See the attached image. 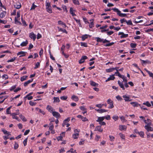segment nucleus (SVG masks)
Listing matches in <instances>:
<instances>
[{
  "instance_id": "1",
  "label": "nucleus",
  "mask_w": 153,
  "mask_h": 153,
  "mask_svg": "<svg viewBox=\"0 0 153 153\" xmlns=\"http://www.w3.org/2000/svg\"><path fill=\"white\" fill-rule=\"evenodd\" d=\"M94 39L96 40L97 42H102V43L104 44H105L106 43H109L104 45L105 47L111 46L114 44V42H112L111 43H109L110 41L109 40H107L106 39H104L102 38H101L99 37H95L94 38Z\"/></svg>"
},
{
  "instance_id": "2",
  "label": "nucleus",
  "mask_w": 153,
  "mask_h": 153,
  "mask_svg": "<svg viewBox=\"0 0 153 153\" xmlns=\"http://www.w3.org/2000/svg\"><path fill=\"white\" fill-rule=\"evenodd\" d=\"M114 12L117 13V15L121 17H125L127 16L126 14L121 13V12L118 9L116 8H112L111 9Z\"/></svg>"
},
{
  "instance_id": "3",
  "label": "nucleus",
  "mask_w": 153,
  "mask_h": 153,
  "mask_svg": "<svg viewBox=\"0 0 153 153\" xmlns=\"http://www.w3.org/2000/svg\"><path fill=\"white\" fill-rule=\"evenodd\" d=\"M107 103L109 105L108 108L110 109H112L114 107L113 105V102L110 99H108L107 100Z\"/></svg>"
},
{
  "instance_id": "4",
  "label": "nucleus",
  "mask_w": 153,
  "mask_h": 153,
  "mask_svg": "<svg viewBox=\"0 0 153 153\" xmlns=\"http://www.w3.org/2000/svg\"><path fill=\"white\" fill-rule=\"evenodd\" d=\"M145 128L147 130L148 132L153 131V128L151 127L150 125H149V123H148L147 125L145 126Z\"/></svg>"
},
{
  "instance_id": "5",
  "label": "nucleus",
  "mask_w": 153,
  "mask_h": 153,
  "mask_svg": "<svg viewBox=\"0 0 153 153\" xmlns=\"http://www.w3.org/2000/svg\"><path fill=\"white\" fill-rule=\"evenodd\" d=\"M101 117H98V119L96 120V121L99 123V124L100 125V126H105L106 124L105 122L104 121H103V120H100V118Z\"/></svg>"
},
{
  "instance_id": "6",
  "label": "nucleus",
  "mask_w": 153,
  "mask_h": 153,
  "mask_svg": "<svg viewBox=\"0 0 153 153\" xmlns=\"http://www.w3.org/2000/svg\"><path fill=\"white\" fill-rule=\"evenodd\" d=\"M16 2H15L14 4V7L15 8L17 9H19L21 7V3L18 1H16Z\"/></svg>"
},
{
  "instance_id": "7",
  "label": "nucleus",
  "mask_w": 153,
  "mask_h": 153,
  "mask_svg": "<svg viewBox=\"0 0 153 153\" xmlns=\"http://www.w3.org/2000/svg\"><path fill=\"white\" fill-rule=\"evenodd\" d=\"M69 11L70 14L72 16H76V15L75 14V13L76 12V10L74 9L72 7H70Z\"/></svg>"
},
{
  "instance_id": "8",
  "label": "nucleus",
  "mask_w": 153,
  "mask_h": 153,
  "mask_svg": "<svg viewBox=\"0 0 153 153\" xmlns=\"http://www.w3.org/2000/svg\"><path fill=\"white\" fill-rule=\"evenodd\" d=\"M20 11H19L17 13V17H15V24H16V22H17L18 23H19V24H21V22L18 21V18H19L20 17Z\"/></svg>"
},
{
  "instance_id": "9",
  "label": "nucleus",
  "mask_w": 153,
  "mask_h": 153,
  "mask_svg": "<svg viewBox=\"0 0 153 153\" xmlns=\"http://www.w3.org/2000/svg\"><path fill=\"white\" fill-rule=\"evenodd\" d=\"M52 114L53 117L57 118H60L61 117L59 113L55 111L52 112Z\"/></svg>"
},
{
  "instance_id": "10",
  "label": "nucleus",
  "mask_w": 153,
  "mask_h": 153,
  "mask_svg": "<svg viewBox=\"0 0 153 153\" xmlns=\"http://www.w3.org/2000/svg\"><path fill=\"white\" fill-rule=\"evenodd\" d=\"M88 57L85 56H83L80 59L79 61V64H82L85 62V60L87 59Z\"/></svg>"
},
{
  "instance_id": "11",
  "label": "nucleus",
  "mask_w": 153,
  "mask_h": 153,
  "mask_svg": "<svg viewBox=\"0 0 153 153\" xmlns=\"http://www.w3.org/2000/svg\"><path fill=\"white\" fill-rule=\"evenodd\" d=\"M77 117H78L79 118L81 119H82V121H83V122H85V121H88V120L87 118L85 117H84L82 116L81 115H79V114L77 116Z\"/></svg>"
},
{
  "instance_id": "12",
  "label": "nucleus",
  "mask_w": 153,
  "mask_h": 153,
  "mask_svg": "<svg viewBox=\"0 0 153 153\" xmlns=\"http://www.w3.org/2000/svg\"><path fill=\"white\" fill-rule=\"evenodd\" d=\"M118 35H121L120 38H126L128 36V34H125L123 32H119Z\"/></svg>"
},
{
  "instance_id": "13",
  "label": "nucleus",
  "mask_w": 153,
  "mask_h": 153,
  "mask_svg": "<svg viewBox=\"0 0 153 153\" xmlns=\"http://www.w3.org/2000/svg\"><path fill=\"white\" fill-rule=\"evenodd\" d=\"M29 37L31 39H33L34 41L36 38V35L33 32L30 33L29 34Z\"/></svg>"
},
{
  "instance_id": "14",
  "label": "nucleus",
  "mask_w": 153,
  "mask_h": 153,
  "mask_svg": "<svg viewBox=\"0 0 153 153\" xmlns=\"http://www.w3.org/2000/svg\"><path fill=\"white\" fill-rule=\"evenodd\" d=\"M117 82L120 88H122L123 90H125L124 85L123 84V82H121L120 81L118 80Z\"/></svg>"
},
{
  "instance_id": "15",
  "label": "nucleus",
  "mask_w": 153,
  "mask_h": 153,
  "mask_svg": "<svg viewBox=\"0 0 153 153\" xmlns=\"http://www.w3.org/2000/svg\"><path fill=\"white\" fill-rule=\"evenodd\" d=\"M46 109L51 113H52L54 111V109L51 106L48 105L46 108Z\"/></svg>"
},
{
  "instance_id": "16",
  "label": "nucleus",
  "mask_w": 153,
  "mask_h": 153,
  "mask_svg": "<svg viewBox=\"0 0 153 153\" xmlns=\"http://www.w3.org/2000/svg\"><path fill=\"white\" fill-rule=\"evenodd\" d=\"M100 117H101L100 118V120H104L105 119H106L107 120H109L111 119V117L109 115Z\"/></svg>"
},
{
  "instance_id": "17",
  "label": "nucleus",
  "mask_w": 153,
  "mask_h": 153,
  "mask_svg": "<svg viewBox=\"0 0 153 153\" xmlns=\"http://www.w3.org/2000/svg\"><path fill=\"white\" fill-rule=\"evenodd\" d=\"M140 60L141 61V63L142 65L146 64H150L151 63V61L149 60H142L141 59H140Z\"/></svg>"
},
{
  "instance_id": "18",
  "label": "nucleus",
  "mask_w": 153,
  "mask_h": 153,
  "mask_svg": "<svg viewBox=\"0 0 153 153\" xmlns=\"http://www.w3.org/2000/svg\"><path fill=\"white\" fill-rule=\"evenodd\" d=\"M95 110L97 111L98 112L100 113H102L104 112H106L108 111V110H107L105 109H95Z\"/></svg>"
},
{
  "instance_id": "19",
  "label": "nucleus",
  "mask_w": 153,
  "mask_h": 153,
  "mask_svg": "<svg viewBox=\"0 0 153 153\" xmlns=\"http://www.w3.org/2000/svg\"><path fill=\"white\" fill-rule=\"evenodd\" d=\"M115 77L114 76V75H110V77H108L107 79L106 80L105 82H107L110 80H113L115 79Z\"/></svg>"
},
{
  "instance_id": "20",
  "label": "nucleus",
  "mask_w": 153,
  "mask_h": 153,
  "mask_svg": "<svg viewBox=\"0 0 153 153\" xmlns=\"http://www.w3.org/2000/svg\"><path fill=\"white\" fill-rule=\"evenodd\" d=\"M123 97L124 98V100L126 102L131 101L132 100L131 99H130L129 96H127L126 95H124L123 96Z\"/></svg>"
},
{
  "instance_id": "21",
  "label": "nucleus",
  "mask_w": 153,
  "mask_h": 153,
  "mask_svg": "<svg viewBox=\"0 0 153 153\" xmlns=\"http://www.w3.org/2000/svg\"><path fill=\"white\" fill-rule=\"evenodd\" d=\"M26 53V52H25L23 51H21L20 52H19L17 53V55L18 56L21 55L19 56L20 57H22L25 56Z\"/></svg>"
},
{
  "instance_id": "22",
  "label": "nucleus",
  "mask_w": 153,
  "mask_h": 153,
  "mask_svg": "<svg viewBox=\"0 0 153 153\" xmlns=\"http://www.w3.org/2000/svg\"><path fill=\"white\" fill-rule=\"evenodd\" d=\"M127 129V127L125 125L119 126V129L120 131H125Z\"/></svg>"
},
{
  "instance_id": "23",
  "label": "nucleus",
  "mask_w": 153,
  "mask_h": 153,
  "mask_svg": "<svg viewBox=\"0 0 153 153\" xmlns=\"http://www.w3.org/2000/svg\"><path fill=\"white\" fill-rule=\"evenodd\" d=\"M90 84L91 86L94 87H97L98 84L92 80L90 81Z\"/></svg>"
},
{
  "instance_id": "24",
  "label": "nucleus",
  "mask_w": 153,
  "mask_h": 153,
  "mask_svg": "<svg viewBox=\"0 0 153 153\" xmlns=\"http://www.w3.org/2000/svg\"><path fill=\"white\" fill-rule=\"evenodd\" d=\"M130 104L132 105L134 107H137L139 106H140V104L137 102H131Z\"/></svg>"
},
{
  "instance_id": "25",
  "label": "nucleus",
  "mask_w": 153,
  "mask_h": 153,
  "mask_svg": "<svg viewBox=\"0 0 153 153\" xmlns=\"http://www.w3.org/2000/svg\"><path fill=\"white\" fill-rule=\"evenodd\" d=\"M57 28L59 31H62L63 33H65L66 34H67L68 33V32L65 29H63L62 28L59 27H57Z\"/></svg>"
},
{
  "instance_id": "26",
  "label": "nucleus",
  "mask_w": 153,
  "mask_h": 153,
  "mask_svg": "<svg viewBox=\"0 0 153 153\" xmlns=\"http://www.w3.org/2000/svg\"><path fill=\"white\" fill-rule=\"evenodd\" d=\"M33 80V79H31L28 80L27 82H25L24 84V86L25 87L27 86L28 84L32 82Z\"/></svg>"
},
{
  "instance_id": "27",
  "label": "nucleus",
  "mask_w": 153,
  "mask_h": 153,
  "mask_svg": "<svg viewBox=\"0 0 153 153\" xmlns=\"http://www.w3.org/2000/svg\"><path fill=\"white\" fill-rule=\"evenodd\" d=\"M6 14V11H3L0 13V17L1 18H2L4 17Z\"/></svg>"
},
{
  "instance_id": "28",
  "label": "nucleus",
  "mask_w": 153,
  "mask_h": 153,
  "mask_svg": "<svg viewBox=\"0 0 153 153\" xmlns=\"http://www.w3.org/2000/svg\"><path fill=\"white\" fill-rule=\"evenodd\" d=\"M90 21H91V22L90 23H89V26L90 28H92L94 26V20L93 19H91Z\"/></svg>"
},
{
  "instance_id": "29",
  "label": "nucleus",
  "mask_w": 153,
  "mask_h": 153,
  "mask_svg": "<svg viewBox=\"0 0 153 153\" xmlns=\"http://www.w3.org/2000/svg\"><path fill=\"white\" fill-rule=\"evenodd\" d=\"M58 23L59 25H62V26L64 28H65V27L67 26L66 24L61 20L58 21Z\"/></svg>"
},
{
  "instance_id": "30",
  "label": "nucleus",
  "mask_w": 153,
  "mask_h": 153,
  "mask_svg": "<svg viewBox=\"0 0 153 153\" xmlns=\"http://www.w3.org/2000/svg\"><path fill=\"white\" fill-rule=\"evenodd\" d=\"M71 98L73 100L76 102L78 101L79 100V98L77 96L75 95H72L71 97Z\"/></svg>"
},
{
  "instance_id": "31",
  "label": "nucleus",
  "mask_w": 153,
  "mask_h": 153,
  "mask_svg": "<svg viewBox=\"0 0 153 153\" xmlns=\"http://www.w3.org/2000/svg\"><path fill=\"white\" fill-rule=\"evenodd\" d=\"M88 35L85 34L82 35L81 37V39L82 41H84L86 39H87L88 36Z\"/></svg>"
},
{
  "instance_id": "32",
  "label": "nucleus",
  "mask_w": 153,
  "mask_h": 153,
  "mask_svg": "<svg viewBox=\"0 0 153 153\" xmlns=\"http://www.w3.org/2000/svg\"><path fill=\"white\" fill-rule=\"evenodd\" d=\"M79 136L78 133H74L72 135V137L74 139H77Z\"/></svg>"
},
{
  "instance_id": "33",
  "label": "nucleus",
  "mask_w": 153,
  "mask_h": 153,
  "mask_svg": "<svg viewBox=\"0 0 153 153\" xmlns=\"http://www.w3.org/2000/svg\"><path fill=\"white\" fill-rule=\"evenodd\" d=\"M28 42L27 40L25 42H23L20 44V45L22 46H25L28 44Z\"/></svg>"
},
{
  "instance_id": "34",
  "label": "nucleus",
  "mask_w": 153,
  "mask_h": 153,
  "mask_svg": "<svg viewBox=\"0 0 153 153\" xmlns=\"http://www.w3.org/2000/svg\"><path fill=\"white\" fill-rule=\"evenodd\" d=\"M116 76H118L120 78H122L123 77V75H122L121 74H120V73L118 71H117L115 73V74Z\"/></svg>"
},
{
  "instance_id": "35",
  "label": "nucleus",
  "mask_w": 153,
  "mask_h": 153,
  "mask_svg": "<svg viewBox=\"0 0 153 153\" xmlns=\"http://www.w3.org/2000/svg\"><path fill=\"white\" fill-rule=\"evenodd\" d=\"M19 117L23 121L26 122L27 121V120L24 116L22 114H20L19 115Z\"/></svg>"
},
{
  "instance_id": "36",
  "label": "nucleus",
  "mask_w": 153,
  "mask_h": 153,
  "mask_svg": "<svg viewBox=\"0 0 153 153\" xmlns=\"http://www.w3.org/2000/svg\"><path fill=\"white\" fill-rule=\"evenodd\" d=\"M47 11L49 13H51L52 12V11L51 9V7H46Z\"/></svg>"
},
{
  "instance_id": "37",
  "label": "nucleus",
  "mask_w": 153,
  "mask_h": 153,
  "mask_svg": "<svg viewBox=\"0 0 153 153\" xmlns=\"http://www.w3.org/2000/svg\"><path fill=\"white\" fill-rule=\"evenodd\" d=\"M114 70L113 68H111L109 69H106V71L107 73H110Z\"/></svg>"
},
{
  "instance_id": "38",
  "label": "nucleus",
  "mask_w": 153,
  "mask_h": 153,
  "mask_svg": "<svg viewBox=\"0 0 153 153\" xmlns=\"http://www.w3.org/2000/svg\"><path fill=\"white\" fill-rule=\"evenodd\" d=\"M97 130L100 131V132H102L103 131V129L101 128V126H97L96 128Z\"/></svg>"
},
{
  "instance_id": "39",
  "label": "nucleus",
  "mask_w": 153,
  "mask_h": 153,
  "mask_svg": "<svg viewBox=\"0 0 153 153\" xmlns=\"http://www.w3.org/2000/svg\"><path fill=\"white\" fill-rule=\"evenodd\" d=\"M54 102H60V100L59 97H53Z\"/></svg>"
},
{
  "instance_id": "40",
  "label": "nucleus",
  "mask_w": 153,
  "mask_h": 153,
  "mask_svg": "<svg viewBox=\"0 0 153 153\" xmlns=\"http://www.w3.org/2000/svg\"><path fill=\"white\" fill-rule=\"evenodd\" d=\"M36 109L37 110H39V112L42 113L43 115H44L45 114V112H44V111L39 109L38 108H36Z\"/></svg>"
},
{
  "instance_id": "41",
  "label": "nucleus",
  "mask_w": 153,
  "mask_h": 153,
  "mask_svg": "<svg viewBox=\"0 0 153 153\" xmlns=\"http://www.w3.org/2000/svg\"><path fill=\"white\" fill-rule=\"evenodd\" d=\"M143 105H145L148 107L151 106V105L149 101H146V102H143Z\"/></svg>"
},
{
  "instance_id": "42",
  "label": "nucleus",
  "mask_w": 153,
  "mask_h": 153,
  "mask_svg": "<svg viewBox=\"0 0 153 153\" xmlns=\"http://www.w3.org/2000/svg\"><path fill=\"white\" fill-rule=\"evenodd\" d=\"M21 20L22 23L24 26L26 27L27 25L26 24L25 21L23 20L22 17L21 18Z\"/></svg>"
},
{
  "instance_id": "43",
  "label": "nucleus",
  "mask_w": 153,
  "mask_h": 153,
  "mask_svg": "<svg viewBox=\"0 0 153 153\" xmlns=\"http://www.w3.org/2000/svg\"><path fill=\"white\" fill-rule=\"evenodd\" d=\"M81 45V46L84 47H87V43L86 42H80Z\"/></svg>"
},
{
  "instance_id": "44",
  "label": "nucleus",
  "mask_w": 153,
  "mask_h": 153,
  "mask_svg": "<svg viewBox=\"0 0 153 153\" xmlns=\"http://www.w3.org/2000/svg\"><path fill=\"white\" fill-rule=\"evenodd\" d=\"M27 76H22L21 78V81L22 82L26 80L27 79Z\"/></svg>"
},
{
  "instance_id": "45",
  "label": "nucleus",
  "mask_w": 153,
  "mask_h": 153,
  "mask_svg": "<svg viewBox=\"0 0 153 153\" xmlns=\"http://www.w3.org/2000/svg\"><path fill=\"white\" fill-rule=\"evenodd\" d=\"M40 66L39 62H37L35 65V66L34 67V69H36L39 68Z\"/></svg>"
},
{
  "instance_id": "46",
  "label": "nucleus",
  "mask_w": 153,
  "mask_h": 153,
  "mask_svg": "<svg viewBox=\"0 0 153 153\" xmlns=\"http://www.w3.org/2000/svg\"><path fill=\"white\" fill-rule=\"evenodd\" d=\"M19 146L18 144L16 142H15V144L14 146V149H17L18 148Z\"/></svg>"
},
{
  "instance_id": "47",
  "label": "nucleus",
  "mask_w": 153,
  "mask_h": 153,
  "mask_svg": "<svg viewBox=\"0 0 153 153\" xmlns=\"http://www.w3.org/2000/svg\"><path fill=\"white\" fill-rule=\"evenodd\" d=\"M16 85H15L13 86H12L10 87V91H12L13 90H14L16 88Z\"/></svg>"
},
{
  "instance_id": "48",
  "label": "nucleus",
  "mask_w": 153,
  "mask_h": 153,
  "mask_svg": "<svg viewBox=\"0 0 153 153\" xmlns=\"http://www.w3.org/2000/svg\"><path fill=\"white\" fill-rule=\"evenodd\" d=\"M36 7L37 6L34 4V3H33L31 8H30V10H34Z\"/></svg>"
},
{
  "instance_id": "49",
  "label": "nucleus",
  "mask_w": 153,
  "mask_h": 153,
  "mask_svg": "<svg viewBox=\"0 0 153 153\" xmlns=\"http://www.w3.org/2000/svg\"><path fill=\"white\" fill-rule=\"evenodd\" d=\"M120 118L123 122H126L127 121L126 120L125 117L123 116H122L120 117Z\"/></svg>"
},
{
  "instance_id": "50",
  "label": "nucleus",
  "mask_w": 153,
  "mask_h": 153,
  "mask_svg": "<svg viewBox=\"0 0 153 153\" xmlns=\"http://www.w3.org/2000/svg\"><path fill=\"white\" fill-rule=\"evenodd\" d=\"M138 134L141 137H144V133L143 131H141L140 132H138Z\"/></svg>"
},
{
  "instance_id": "51",
  "label": "nucleus",
  "mask_w": 153,
  "mask_h": 153,
  "mask_svg": "<svg viewBox=\"0 0 153 153\" xmlns=\"http://www.w3.org/2000/svg\"><path fill=\"white\" fill-rule=\"evenodd\" d=\"M126 23L128 25H132L133 24L132 22V21L131 20H128V21H127L126 22Z\"/></svg>"
},
{
  "instance_id": "52",
  "label": "nucleus",
  "mask_w": 153,
  "mask_h": 153,
  "mask_svg": "<svg viewBox=\"0 0 153 153\" xmlns=\"http://www.w3.org/2000/svg\"><path fill=\"white\" fill-rule=\"evenodd\" d=\"M136 46L137 44L136 43H131L130 44V46L132 48H135L136 47Z\"/></svg>"
},
{
  "instance_id": "53",
  "label": "nucleus",
  "mask_w": 153,
  "mask_h": 153,
  "mask_svg": "<svg viewBox=\"0 0 153 153\" xmlns=\"http://www.w3.org/2000/svg\"><path fill=\"white\" fill-rule=\"evenodd\" d=\"M62 7L63 8V9L64 11H66V13L68 12V10L66 6L64 5H62Z\"/></svg>"
},
{
  "instance_id": "54",
  "label": "nucleus",
  "mask_w": 153,
  "mask_h": 153,
  "mask_svg": "<svg viewBox=\"0 0 153 153\" xmlns=\"http://www.w3.org/2000/svg\"><path fill=\"white\" fill-rule=\"evenodd\" d=\"M109 137L110 138V140L111 141H113L114 140L115 137L113 136L109 135Z\"/></svg>"
},
{
  "instance_id": "55",
  "label": "nucleus",
  "mask_w": 153,
  "mask_h": 153,
  "mask_svg": "<svg viewBox=\"0 0 153 153\" xmlns=\"http://www.w3.org/2000/svg\"><path fill=\"white\" fill-rule=\"evenodd\" d=\"M27 138H26L23 141V143L24 146H25L27 145Z\"/></svg>"
},
{
  "instance_id": "56",
  "label": "nucleus",
  "mask_w": 153,
  "mask_h": 153,
  "mask_svg": "<svg viewBox=\"0 0 153 153\" xmlns=\"http://www.w3.org/2000/svg\"><path fill=\"white\" fill-rule=\"evenodd\" d=\"M103 106V104H99L96 105V107H98L99 108H102Z\"/></svg>"
},
{
  "instance_id": "57",
  "label": "nucleus",
  "mask_w": 153,
  "mask_h": 153,
  "mask_svg": "<svg viewBox=\"0 0 153 153\" xmlns=\"http://www.w3.org/2000/svg\"><path fill=\"white\" fill-rule=\"evenodd\" d=\"M16 59V58L15 57L12 58L8 60L7 62H13L15 59Z\"/></svg>"
},
{
  "instance_id": "58",
  "label": "nucleus",
  "mask_w": 153,
  "mask_h": 153,
  "mask_svg": "<svg viewBox=\"0 0 153 153\" xmlns=\"http://www.w3.org/2000/svg\"><path fill=\"white\" fill-rule=\"evenodd\" d=\"M29 103L30 105L33 106L35 105L36 103L32 101H30L29 102Z\"/></svg>"
},
{
  "instance_id": "59",
  "label": "nucleus",
  "mask_w": 153,
  "mask_h": 153,
  "mask_svg": "<svg viewBox=\"0 0 153 153\" xmlns=\"http://www.w3.org/2000/svg\"><path fill=\"white\" fill-rule=\"evenodd\" d=\"M2 77L3 79H6L8 78V75L6 74H4L2 76Z\"/></svg>"
},
{
  "instance_id": "60",
  "label": "nucleus",
  "mask_w": 153,
  "mask_h": 153,
  "mask_svg": "<svg viewBox=\"0 0 153 153\" xmlns=\"http://www.w3.org/2000/svg\"><path fill=\"white\" fill-rule=\"evenodd\" d=\"M50 126L49 128V129L51 131L53 130L54 128V126L53 124H50Z\"/></svg>"
},
{
  "instance_id": "61",
  "label": "nucleus",
  "mask_w": 153,
  "mask_h": 153,
  "mask_svg": "<svg viewBox=\"0 0 153 153\" xmlns=\"http://www.w3.org/2000/svg\"><path fill=\"white\" fill-rule=\"evenodd\" d=\"M116 98L118 100L121 101L123 100V99L120 95H118L116 97Z\"/></svg>"
},
{
  "instance_id": "62",
  "label": "nucleus",
  "mask_w": 153,
  "mask_h": 153,
  "mask_svg": "<svg viewBox=\"0 0 153 153\" xmlns=\"http://www.w3.org/2000/svg\"><path fill=\"white\" fill-rule=\"evenodd\" d=\"M83 19L84 21L85 22V24L89 23V22L88 21V20H87V19H86V18L85 17H83Z\"/></svg>"
},
{
  "instance_id": "63",
  "label": "nucleus",
  "mask_w": 153,
  "mask_h": 153,
  "mask_svg": "<svg viewBox=\"0 0 153 153\" xmlns=\"http://www.w3.org/2000/svg\"><path fill=\"white\" fill-rule=\"evenodd\" d=\"M43 50L42 48L39 52V55L40 56H41L43 54Z\"/></svg>"
},
{
  "instance_id": "64",
  "label": "nucleus",
  "mask_w": 153,
  "mask_h": 153,
  "mask_svg": "<svg viewBox=\"0 0 153 153\" xmlns=\"http://www.w3.org/2000/svg\"><path fill=\"white\" fill-rule=\"evenodd\" d=\"M67 98V97L66 96H63L60 97V99L63 100H66Z\"/></svg>"
}]
</instances>
